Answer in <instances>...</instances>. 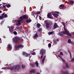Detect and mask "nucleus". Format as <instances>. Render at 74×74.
I'll use <instances>...</instances> for the list:
<instances>
[{
	"mask_svg": "<svg viewBox=\"0 0 74 74\" xmlns=\"http://www.w3.org/2000/svg\"><path fill=\"white\" fill-rule=\"evenodd\" d=\"M69 52V53L70 54V57L71 58V53H70V52Z\"/></svg>",
	"mask_w": 74,
	"mask_h": 74,
	"instance_id": "46",
	"label": "nucleus"
},
{
	"mask_svg": "<svg viewBox=\"0 0 74 74\" xmlns=\"http://www.w3.org/2000/svg\"><path fill=\"white\" fill-rule=\"evenodd\" d=\"M41 13L40 12V11L37 12V13H36V14L37 15V14H40Z\"/></svg>",
	"mask_w": 74,
	"mask_h": 74,
	"instance_id": "35",
	"label": "nucleus"
},
{
	"mask_svg": "<svg viewBox=\"0 0 74 74\" xmlns=\"http://www.w3.org/2000/svg\"><path fill=\"white\" fill-rule=\"evenodd\" d=\"M3 18H4L2 16H0V19L1 20L2 19H3Z\"/></svg>",
	"mask_w": 74,
	"mask_h": 74,
	"instance_id": "30",
	"label": "nucleus"
},
{
	"mask_svg": "<svg viewBox=\"0 0 74 74\" xmlns=\"http://www.w3.org/2000/svg\"><path fill=\"white\" fill-rule=\"evenodd\" d=\"M6 7H8V8H9V7H11V5L9 4L7 5H5Z\"/></svg>",
	"mask_w": 74,
	"mask_h": 74,
	"instance_id": "24",
	"label": "nucleus"
},
{
	"mask_svg": "<svg viewBox=\"0 0 74 74\" xmlns=\"http://www.w3.org/2000/svg\"><path fill=\"white\" fill-rule=\"evenodd\" d=\"M2 4H5V3H3Z\"/></svg>",
	"mask_w": 74,
	"mask_h": 74,
	"instance_id": "51",
	"label": "nucleus"
},
{
	"mask_svg": "<svg viewBox=\"0 0 74 74\" xmlns=\"http://www.w3.org/2000/svg\"><path fill=\"white\" fill-rule=\"evenodd\" d=\"M45 50L43 49H41L40 51V55H41L40 57L41 59L42 58V57H43V55H45Z\"/></svg>",
	"mask_w": 74,
	"mask_h": 74,
	"instance_id": "4",
	"label": "nucleus"
},
{
	"mask_svg": "<svg viewBox=\"0 0 74 74\" xmlns=\"http://www.w3.org/2000/svg\"><path fill=\"white\" fill-rule=\"evenodd\" d=\"M53 15L55 18H58L59 15L58 14H53Z\"/></svg>",
	"mask_w": 74,
	"mask_h": 74,
	"instance_id": "15",
	"label": "nucleus"
},
{
	"mask_svg": "<svg viewBox=\"0 0 74 74\" xmlns=\"http://www.w3.org/2000/svg\"><path fill=\"white\" fill-rule=\"evenodd\" d=\"M27 19L26 21V22H27V23H30L32 22V20L30 18H29L28 20V18Z\"/></svg>",
	"mask_w": 74,
	"mask_h": 74,
	"instance_id": "12",
	"label": "nucleus"
},
{
	"mask_svg": "<svg viewBox=\"0 0 74 74\" xmlns=\"http://www.w3.org/2000/svg\"><path fill=\"white\" fill-rule=\"evenodd\" d=\"M23 19H28V16H27V15H23Z\"/></svg>",
	"mask_w": 74,
	"mask_h": 74,
	"instance_id": "11",
	"label": "nucleus"
},
{
	"mask_svg": "<svg viewBox=\"0 0 74 74\" xmlns=\"http://www.w3.org/2000/svg\"><path fill=\"white\" fill-rule=\"evenodd\" d=\"M8 49L9 50H11V49H12V46L10 45H9L8 46Z\"/></svg>",
	"mask_w": 74,
	"mask_h": 74,
	"instance_id": "14",
	"label": "nucleus"
},
{
	"mask_svg": "<svg viewBox=\"0 0 74 74\" xmlns=\"http://www.w3.org/2000/svg\"><path fill=\"white\" fill-rule=\"evenodd\" d=\"M53 33V31H52L51 32H49L48 33L49 35H51Z\"/></svg>",
	"mask_w": 74,
	"mask_h": 74,
	"instance_id": "20",
	"label": "nucleus"
},
{
	"mask_svg": "<svg viewBox=\"0 0 74 74\" xmlns=\"http://www.w3.org/2000/svg\"><path fill=\"white\" fill-rule=\"evenodd\" d=\"M36 74H40L39 73H37Z\"/></svg>",
	"mask_w": 74,
	"mask_h": 74,
	"instance_id": "55",
	"label": "nucleus"
},
{
	"mask_svg": "<svg viewBox=\"0 0 74 74\" xmlns=\"http://www.w3.org/2000/svg\"><path fill=\"white\" fill-rule=\"evenodd\" d=\"M39 19H41V17L40 16H39Z\"/></svg>",
	"mask_w": 74,
	"mask_h": 74,
	"instance_id": "47",
	"label": "nucleus"
},
{
	"mask_svg": "<svg viewBox=\"0 0 74 74\" xmlns=\"http://www.w3.org/2000/svg\"><path fill=\"white\" fill-rule=\"evenodd\" d=\"M53 23L51 21H49V22H47L46 23V28L48 29L50 27V26L52 25Z\"/></svg>",
	"mask_w": 74,
	"mask_h": 74,
	"instance_id": "5",
	"label": "nucleus"
},
{
	"mask_svg": "<svg viewBox=\"0 0 74 74\" xmlns=\"http://www.w3.org/2000/svg\"><path fill=\"white\" fill-rule=\"evenodd\" d=\"M48 46L49 47H51V43H49L48 44Z\"/></svg>",
	"mask_w": 74,
	"mask_h": 74,
	"instance_id": "31",
	"label": "nucleus"
},
{
	"mask_svg": "<svg viewBox=\"0 0 74 74\" xmlns=\"http://www.w3.org/2000/svg\"><path fill=\"white\" fill-rule=\"evenodd\" d=\"M60 54L61 55H63V52H60Z\"/></svg>",
	"mask_w": 74,
	"mask_h": 74,
	"instance_id": "44",
	"label": "nucleus"
},
{
	"mask_svg": "<svg viewBox=\"0 0 74 74\" xmlns=\"http://www.w3.org/2000/svg\"><path fill=\"white\" fill-rule=\"evenodd\" d=\"M17 22L18 23L17 24H16V26H18V25H20L21 24V20H18Z\"/></svg>",
	"mask_w": 74,
	"mask_h": 74,
	"instance_id": "13",
	"label": "nucleus"
},
{
	"mask_svg": "<svg viewBox=\"0 0 74 74\" xmlns=\"http://www.w3.org/2000/svg\"><path fill=\"white\" fill-rule=\"evenodd\" d=\"M15 48L16 49V50L18 48H23L24 47V46L22 44H19L18 45H15L14 46Z\"/></svg>",
	"mask_w": 74,
	"mask_h": 74,
	"instance_id": "6",
	"label": "nucleus"
},
{
	"mask_svg": "<svg viewBox=\"0 0 74 74\" xmlns=\"http://www.w3.org/2000/svg\"><path fill=\"white\" fill-rule=\"evenodd\" d=\"M0 40H1V38H0Z\"/></svg>",
	"mask_w": 74,
	"mask_h": 74,
	"instance_id": "58",
	"label": "nucleus"
},
{
	"mask_svg": "<svg viewBox=\"0 0 74 74\" xmlns=\"http://www.w3.org/2000/svg\"><path fill=\"white\" fill-rule=\"evenodd\" d=\"M43 57V58L42 59V64L44 63V60H45V56H44Z\"/></svg>",
	"mask_w": 74,
	"mask_h": 74,
	"instance_id": "17",
	"label": "nucleus"
},
{
	"mask_svg": "<svg viewBox=\"0 0 74 74\" xmlns=\"http://www.w3.org/2000/svg\"><path fill=\"white\" fill-rule=\"evenodd\" d=\"M2 69H5V68H2Z\"/></svg>",
	"mask_w": 74,
	"mask_h": 74,
	"instance_id": "53",
	"label": "nucleus"
},
{
	"mask_svg": "<svg viewBox=\"0 0 74 74\" xmlns=\"http://www.w3.org/2000/svg\"><path fill=\"white\" fill-rule=\"evenodd\" d=\"M4 18H7L8 17V15H7V14H5L4 15V17H3Z\"/></svg>",
	"mask_w": 74,
	"mask_h": 74,
	"instance_id": "27",
	"label": "nucleus"
},
{
	"mask_svg": "<svg viewBox=\"0 0 74 74\" xmlns=\"http://www.w3.org/2000/svg\"><path fill=\"white\" fill-rule=\"evenodd\" d=\"M37 16H38L37 15H36V18H37Z\"/></svg>",
	"mask_w": 74,
	"mask_h": 74,
	"instance_id": "57",
	"label": "nucleus"
},
{
	"mask_svg": "<svg viewBox=\"0 0 74 74\" xmlns=\"http://www.w3.org/2000/svg\"><path fill=\"white\" fill-rule=\"evenodd\" d=\"M64 30L65 31H64V32H59V34L60 36L63 37V36L64 35V34H66L69 36H71V34L69 33V32L68 31V30L66 29H65Z\"/></svg>",
	"mask_w": 74,
	"mask_h": 74,
	"instance_id": "1",
	"label": "nucleus"
},
{
	"mask_svg": "<svg viewBox=\"0 0 74 74\" xmlns=\"http://www.w3.org/2000/svg\"><path fill=\"white\" fill-rule=\"evenodd\" d=\"M62 23L63 25V26H64V27H65V23H64V22H62Z\"/></svg>",
	"mask_w": 74,
	"mask_h": 74,
	"instance_id": "25",
	"label": "nucleus"
},
{
	"mask_svg": "<svg viewBox=\"0 0 74 74\" xmlns=\"http://www.w3.org/2000/svg\"><path fill=\"white\" fill-rule=\"evenodd\" d=\"M0 73H3V71H1Z\"/></svg>",
	"mask_w": 74,
	"mask_h": 74,
	"instance_id": "56",
	"label": "nucleus"
},
{
	"mask_svg": "<svg viewBox=\"0 0 74 74\" xmlns=\"http://www.w3.org/2000/svg\"><path fill=\"white\" fill-rule=\"evenodd\" d=\"M47 16L48 18L49 19H53V17L52 16V14L51 13H49L47 15Z\"/></svg>",
	"mask_w": 74,
	"mask_h": 74,
	"instance_id": "8",
	"label": "nucleus"
},
{
	"mask_svg": "<svg viewBox=\"0 0 74 74\" xmlns=\"http://www.w3.org/2000/svg\"><path fill=\"white\" fill-rule=\"evenodd\" d=\"M38 37V34H36L34 36H33V38L35 40V39H36L37 38V37Z\"/></svg>",
	"mask_w": 74,
	"mask_h": 74,
	"instance_id": "10",
	"label": "nucleus"
},
{
	"mask_svg": "<svg viewBox=\"0 0 74 74\" xmlns=\"http://www.w3.org/2000/svg\"><path fill=\"white\" fill-rule=\"evenodd\" d=\"M35 64L36 66V67H38V62H36Z\"/></svg>",
	"mask_w": 74,
	"mask_h": 74,
	"instance_id": "22",
	"label": "nucleus"
},
{
	"mask_svg": "<svg viewBox=\"0 0 74 74\" xmlns=\"http://www.w3.org/2000/svg\"><path fill=\"white\" fill-rule=\"evenodd\" d=\"M71 34L73 35V36H74V32L71 33Z\"/></svg>",
	"mask_w": 74,
	"mask_h": 74,
	"instance_id": "43",
	"label": "nucleus"
},
{
	"mask_svg": "<svg viewBox=\"0 0 74 74\" xmlns=\"http://www.w3.org/2000/svg\"><path fill=\"white\" fill-rule=\"evenodd\" d=\"M36 26H37L38 28H40V24L38 23L36 25Z\"/></svg>",
	"mask_w": 74,
	"mask_h": 74,
	"instance_id": "19",
	"label": "nucleus"
},
{
	"mask_svg": "<svg viewBox=\"0 0 74 74\" xmlns=\"http://www.w3.org/2000/svg\"><path fill=\"white\" fill-rule=\"evenodd\" d=\"M47 21H48L46 20V21H45V23H47Z\"/></svg>",
	"mask_w": 74,
	"mask_h": 74,
	"instance_id": "50",
	"label": "nucleus"
},
{
	"mask_svg": "<svg viewBox=\"0 0 74 74\" xmlns=\"http://www.w3.org/2000/svg\"><path fill=\"white\" fill-rule=\"evenodd\" d=\"M26 53L25 52H23V55H25L26 54Z\"/></svg>",
	"mask_w": 74,
	"mask_h": 74,
	"instance_id": "33",
	"label": "nucleus"
},
{
	"mask_svg": "<svg viewBox=\"0 0 74 74\" xmlns=\"http://www.w3.org/2000/svg\"><path fill=\"white\" fill-rule=\"evenodd\" d=\"M13 34H15V35H16L17 34V32L16 31H14L13 32Z\"/></svg>",
	"mask_w": 74,
	"mask_h": 74,
	"instance_id": "28",
	"label": "nucleus"
},
{
	"mask_svg": "<svg viewBox=\"0 0 74 74\" xmlns=\"http://www.w3.org/2000/svg\"><path fill=\"white\" fill-rule=\"evenodd\" d=\"M53 41L54 42V44H56V40H53Z\"/></svg>",
	"mask_w": 74,
	"mask_h": 74,
	"instance_id": "38",
	"label": "nucleus"
},
{
	"mask_svg": "<svg viewBox=\"0 0 74 74\" xmlns=\"http://www.w3.org/2000/svg\"><path fill=\"white\" fill-rule=\"evenodd\" d=\"M32 55H36V53H32Z\"/></svg>",
	"mask_w": 74,
	"mask_h": 74,
	"instance_id": "42",
	"label": "nucleus"
},
{
	"mask_svg": "<svg viewBox=\"0 0 74 74\" xmlns=\"http://www.w3.org/2000/svg\"><path fill=\"white\" fill-rule=\"evenodd\" d=\"M41 31H42V28H40L38 30V32H40Z\"/></svg>",
	"mask_w": 74,
	"mask_h": 74,
	"instance_id": "21",
	"label": "nucleus"
},
{
	"mask_svg": "<svg viewBox=\"0 0 74 74\" xmlns=\"http://www.w3.org/2000/svg\"><path fill=\"white\" fill-rule=\"evenodd\" d=\"M1 4H0V6H1Z\"/></svg>",
	"mask_w": 74,
	"mask_h": 74,
	"instance_id": "59",
	"label": "nucleus"
},
{
	"mask_svg": "<svg viewBox=\"0 0 74 74\" xmlns=\"http://www.w3.org/2000/svg\"><path fill=\"white\" fill-rule=\"evenodd\" d=\"M25 56L26 57H27V56H29V55H30V54H27V53H26V54H25Z\"/></svg>",
	"mask_w": 74,
	"mask_h": 74,
	"instance_id": "29",
	"label": "nucleus"
},
{
	"mask_svg": "<svg viewBox=\"0 0 74 74\" xmlns=\"http://www.w3.org/2000/svg\"><path fill=\"white\" fill-rule=\"evenodd\" d=\"M30 66L31 67H34V65H33V64H31Z\"/></svg>",
	"mask_w": 74,
	"mask_h": 74,
	"instance_id": "41",
	"label": "nucleus"
},
{
	"mask_svg": "<svg viewBox=\"0 0 74 74\" xmlns=\"http://www.w3.org/2000/svg\"><path fill=\"white\" fill-rule=\"evenodd\" d=\"M34 15V14H33V15L34 16V17H35V15Z\"/></svg>",
	"mask_w": 74,
	"mask_h": 74,
	"instance_id": "54",
	"label": "nucleus"
},
{
	"mask_svg": "<svg viewBox=\"0 0 74 74\" xmlns=\"http://www.w3.org/2000/svg\"><path fill=\"white\" fill-rule=\"evenodd\" d=\"M68 42H69V43H70V42H71V39H69L68 40Z\"/></svg>",
	"mask_w": 74,
	"mask_h": 74,
	"instance_id": "26",
	"label": "nucleus"
},
{
	"mask_svg": "<svg viewBox=\"0 0 74 74\" xmlns=\"http://www.w3.org/2000/svg\"><path fill=\"white\" fill-rule=\"evenodd\" d=\"M9 69L10 70H13L14 69L17 70H19L21 69V67L19 65H16L14 67L10 66L9 67Z\"/></svg>",
	"mask_w": 74,
	"mask_h": 74,
	"instance_id": "2",
	"label": "nucleus"
},
{
	"mask_svg": "<svg viewBox=\"0 0 74 74\" xmlns=\"http://www.w3.org/2000/svg\"><path fill=\"white\" fill-rule=\"evenodd\" d=\"M21 40V38L18 37H15L13 38V41L14 42L15 44H16L18 42L19 43V40Z\"/></svg>",
	"mask_w": 74,
	"mask_h": 74,
	"instance_id": "3",
	"label": "nucleus"
},
{
	"mask_svg": "<svg viewBox=\"0 0 74 74\" xmlns=\"http://www.w3.org/2000/svg\"><path fill=\"white\" fill-rule=\"evenodd\" d=\"M9 29H10V27H9Z\"/></svg>",
	"mask_w": 74,
	"mask_h": 74,
	"instance_id": "64",
	"label": "nucleus"
},
{
	"mask_svg": "<svg viewBox=\"0 0 74 74\" xmlns=\"http://www.w3.org/2000/svg\"><path fill=\"white\" fill-rule=\"evenodd\" d=\"M20 19H21V21H23V16H21L20 17Z\"/></svg>",
	"mask_w": 74,
	"mask_h": 74,
	"instance_id": "32",
	"label": "nucleus"
},
{
	"mask_svg": "<svg viewBox=\"0 0 74 74\" xmlns=\"http://www.w3.org/2000/svg\"><path fill=\"white\" fill-rule=\"evenodd\" d=\"M21 28L22 29V27H21Z\"/></svg>",
	"mask_w": 74,
	"mask_h": 74,
	"instance_id": "60",
	"label": "nucleus"
},
{
	"mask_svg": "<svg viewBox=\"0 0 74 74\" xmlns=\"http://www.w3.org/2000/svg\"><path fill=\"white\" fill-rule=\"evenodd\" d=\"M3 23H4V22L3 21H2L0 23V24L1 25H2Z\"/></svg>",
	"mask_w": 74,
	"mask_h": 74,
	"instance_id": "40",
	"label": "nucleus"
},
{
	"mask_svg": "<svg viewBox=\"0 0 74 74\" xmlns=\"http://www.w3.org/2000/svg\"><path fill=\"white\" fill-rule=\"evenodd\" d=\"M14 26H12L11 27V29L12 31H14Z\"/></svg>",
	"mask_w": 74,
	"mask_h": 74,
	"instance_id": "23",
	"label": "nucleus"
},
{
	"mask_svg": "<svg viewBox=\"0 0 74 74\" xmlns=\"http://www.w3.org/2000/svg\"><path fill=\"white\" fill-rule=\"evenodd\" d=\"M17 29H19V27H17L16 28Z\"/></svg>",
	"mask_w": 74,
	"mask_h": 74,
	"instance_id": "45",
	"label": "nucleus"
},
{
	"mask_svg": "<svg viewBox=\"0 0 74 74\" xmlns=\"http://www.w3.org/2000/svg\"><path fill=\"white\" fill-rule=\"evenodd\" d=\"M42 71H41V70L40 72H41Z\"/></svg>",
	"mask_w": 74,
	"mask_h": 74,
	"instance_id": "62",
	"label": "nucleus"
},
{
	"mask_svg": "<svg viewBox=\"0 0 74 74\" xmlns=\"http://www.w3.org/2000/svg\"><path fill=\"white\" fill-rule=\"evenodd\" d=\"M59 7L61 8H64V4H61L60 5Z\"/></svg>",
	"mask_w": 74,
	"mask_h": 74,
	"instance_id": "18",
	"label": "nucleus"
},
{
	"mask_svg": "<svg viewBox=\"0 0 74 74\" xmlns=\"http://www.w3.org/2000/svg\"><path fill=\"white\" fill-rule=\"evenodd\" d=\"M62 61H63V60H62Z\"/></svg>",
	"mask_w": 74,
	"mask_h": 74,
	"instance_id": "63",
	"label": "nucleus"
},
{
	"mask_svg": "<svg viewBox=\"0 0 74 74\" xmlns=\"http://www.w3.org/2000/svg\"><path fill=\"white\" fill-rule=\"evenodd\" d=\"M1 12H2V11H1V10H0V14L1 13Z\"/></svg>",
	"mask_w": 74,
	"mask_h": 74,
	"instance_id": "52",
	"label": "nucleus"
},
{
	"mask_svg": "<svg viewBox=\"0 0 74 74\" xmlns=\"http://www.w3.org/2000/svg\"><path fill=\"white\" fill-rule=\"evenodd\" d=\"M70 3H71L72 4H73L74 3V1H70Z\"/></svg>",
	"mask_w": 74,
	"mask_h": 74,
	"instance_id": "39",
	"label": "nucleus"
},
{
	"mask_svg": "<svg viewBox=\"0 0 74 74\" xmlns=\"http://www.w3.org/2000/svg\"><path fill=\"white\" fill-rule=\"evenodd\" d=\"M58 27L59 26H58V25L57 23H55L53 26V29H56V28H58Z\"/></svg>",
	"mask_w": 74,
	"mask_h": 74,
	"instance_id": "7",
	"label": "nucleus"
},
{
	"mask_svg": "<svg viewBox=\"0 0 74 74\" xmlns=\"http://www.w3.org/2000/svg\"><path fill=\"white\" fill-rule=\"evenodd\" d=\"M58 40H57V41H58Z\"/></svg>",
	"mask_w": 74,
	"mask_h": 74,
	"instance_id": "61",
	"label": "nucleus"
},
{
	"mask_svg": "<svg viewBox=\"0 0 74 74\" xmlns=\"http://www.w3.org/2000/svg\"><path fill=\"white\" fill-rule=\"evenodd\" d=\"M4 14H5V12H4L2 14V15L1 16L4 18Z\"/></svg>",
	"mask_w": 74,
	"mask_h": 74,
	"instance_id": "37",
	"label": "nucleus"
},
{
	"mask_svg": "<svg viewBox=\"0 0 74 74\" xmlns=\"http://www.w3.org/2000/svg\"><path fill=\"white\" fill-rule=\"evenodd\" d=\"M74 58H73L71 61V62H74Z\"/></svg>",
	"mask_w": 74,
	"mask_h": 74,
	"instance_id": "36",
	"label": "nucleus"
},
{
	"mask_svg": "<svg viewBox=\"0 0 74 74\" xmlns=\"http://www.w3.org/2000/svg\"><path fill=\"white\" fill-rule=\"evenodd\" d=\"M66 66L67 68H69L70 67V65L67 63L66 64Z\"/></svg>",
	"mask_w": 74,
	"mask_h": 74,
	"instance_id": "16",
	"label": "nucleus"
},
{
	"mask_svg": "<svg viewBox=\"0 0 74 74\" xmlns=\"http://www.w3.org/2000/svg\"><path fill=\"white\" fill-rule=\"evenodd\" d=\"M56 13H57V14H60L59 12H56Z\"/></svg>",
	"mask_w": 74,
	"mask_h": 74,
	"instance_id": "48",
	"label": "nucleus"
},
{
	"mask_svg": "<svg viewBox=\"0 0 74 74\" xmlns=\"http://www.w3.org/2000/svg\"><path fill=\"white\" fill-rule=\"evenodd\" d=\"M3 8H5V5H3Z\"/></svg>",
	"mask_w": 74,
	"mask_h": 74,
	"instance_id": "49",
	"label": "nucleus"
},
{
	"mask_svg": "<svg viewBox=\"0 0 74 74\" xmlns=\"http://www.w3.org/2000/svg\"><path fill=\"white\" fill-rule=\"evenodd\" d=\"M22 69H25V66L24 65H22Z\"/></svg>",
	"mask_w": 74,
	"mask_h": 74,
	"instance_id": "34",
	"label": "nucleus"
},
{
	"mask_svg": "<svg viewBox=\"0 0 74 74\" xmlns=\"http://www.w3.org/2000/svg\"><path fill=\"white\" fill-rule=\"evenodd\" d=\"M35 69H33L31 70L30 71V73L29 74H34L35 73Z\"/></svg>",
	"mask_w": 74,
	"mask_h": 74,
	"instance_id": "9",
	"label": "nucleus"
}]
</instances>
